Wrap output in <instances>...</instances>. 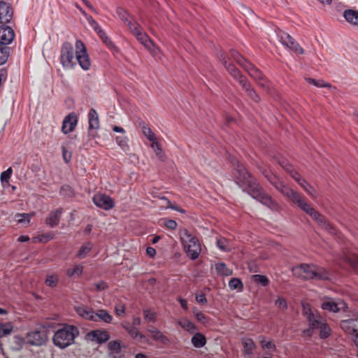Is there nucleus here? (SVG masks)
<instances>
[{
    "label": "nucleus",
    "mask_w": 358,
    "mask_h": 358,
    "mask_svg": "<svg viewBox=\"0 0 358 358\" xmlns=\"http://www.w3.org/2000/svg\"><path fill=\"white\" fill-rule=\"evenodd\" d=\"M13 17V10L10 5L0 1V23H8Z\"/></svg>",
    "instance_id": "f8f14e48"
},
{
    "label": "nucleus",
    "mask_w": 358,
    "mask_h": 358,
    "mask_svg": "<svg viewBox=\"0 0 358 358\" xmlns=\"http://www.w3.org/2000/svg\"><path fill=\"white\" fill-rule=\"evenodd\" d=\"M164 225L170 229H174L177 227V223L173 220H169L164 222Z\"/></svg>",
    "instance_id": "473e14b6"
},
{
    "label": "nucleus",
    "mask_w": 358,
    "mask_h": 358,
    "mask_svg": "<svg viewBox=\"0 0 358 358\" xmlns=\"http://www.w3.org/2000/svg\"><path fill=\"white\" fill-rule=\"evenodd\" d=\"M230 161L235 167L236 183L244 192H247L253 199L272 211H280L281 207L278 203L265 192L257 180L247 172L243 166L235 157H231Z\"/></svg>",
    "instance_id": "f257e3e1"
},
{
    "label": "nucleus",
    "mask_w": 358,
    "mask_h": 358,
    "mask_svg": "<svg viewBox=\"0 0 358 358\" xmlns=\"http://www.w3.org/2000/svg\"><path fill=\"white\" fill-rule=\"evenodd\" d=\"M117 15L122 21L125 22L126 23L129 21L128 18L129 15L122 8H118L117 9Z\"/></svg>",
    "instance_id": "c85d7f7f"
},
{
    "label": "nucleus",
    "mask_w": 358,
    "mask_h": 358,
    "mask_svg": "<svg viewBox=\"0 0 358 358\" xmlns=\"http://www.w3.org/2000/svg\"><path fill=\"white\" fill-rule=\"evenodd\" d=\"M104 42L106 43V44L110 48H115V45L113 43V42L109 39L106 36H105V38H103V37L102 36L101 37Z\"/></svg>",
    "instance_id": "72a5a7b5"
},
{
    "label": "nucleus",
    "mask_w": 358,
    "mask_h": 358,
    "mask_svg": "<svg viewBox=\"0 0 358 358\" xmlns=\"http://www.w3.org/2000/svg\"><path fill=\"white\" fill-rule=\"evenodd\" d=\"M282 168L287 171L288 172L290 176L299 184V181H301L303 180V178H300L299 173L294 171L293 169H289L288 167H287V165L286 166H284L282 164Z\"/></svg>",
    "instance_id": "bb28decb"
},
{
    "label": "nucleus",
    "mask_w": 358,
    "mask_h": 358,
    "mask_svg": "<svg viewBox=\"0 0 358 358\" xmlns=\"http://www.w3.org/2000/svg\"><path fill=\"white\" fill-rule=\"evenodd\" d=\"M343 17L345 20L353 24L358 25V11L352 9H348L344 11Z\"/></svg>",
    "instance_id": "2eb2a0df"
},
{
    "label": "nucleus",
    "mask_w": 358,
    "mask_h": 358,
    "mask_svg": "<svg viewBox=\"0 0 358 358\" xmlns=\"http://www.w3.org/2000/svg\"><path fill=\"white\" fill-rule=\"evenodd\" d=\"M160 239V236H154V237H151L150 238V242L152 243V244H156L157 243H158L159 240Z\"/></svg>",
    "instance_id": "58836bf2"
},
{
    "label": "nucleus",
    "mask_w": 358,
    "mask_h": 358,
    "mask_svg": "<svg viewBox=\"0 0 358 358\" xmlns=\"http://www.w3.org/2000/svg\"><path fill=\"white\" fill-rule=\"evenodd\" d=\"M141 127L143 135L148 138V141L152 143L157 140L155 134L145 123L141 124Z\"/></svg>",
    "instance_id": "6ab92c4d"
},
{
    "label": "nucleus",
    "mask_w": 358,
    "mask_h": 358,
    "mask_svg": "<svg viewBox=\"0 0 358 358\" xmlns=\"http://www.w3.org/2000/svg\"><path fill=\"white\" fill-rule=\"evenodd\" d=\"M76 53L71 43L65 42L61 47L60 62L63 68L72 69L76 65V62L84 70L87 71L91 66V62L87 52L85 44L80 40L76 41Z\"/></svg>",
    "instance_id": "f03ea898"
},
{
    "label": "nucleus",
    "mask_w": 358,
    "mask_h": 358,
    "mask_svg": "<svg viewBox=\"0 0 358 358\" xmlns=\"http://www.w3.org/2000/svg\"><path fill=\"white\" fill-rule=\"evenodd\" d=\"M17 241L21 243L29 242L30 238L27 236H21L17 238Z\"/></svg>",
    "instance_id": "c9c22d12"
},
{
    "label": "nucleus",
    "mask_w": 358,
    "mask_h": 358,
    "mask_svg": "<svg viewBox=\"0 0 358 358\" xmlns=\"http://www.w3.org/2000/svg\"><path fill=\"white\" fill-rule=\"evenodd\" d=\"M89 117V128L97 129L99 127V117L96 111L92 108L88 113Z\"/></svg>",
    "instance_id": "f3484780"
},
{
    "label": "nucleus",
    "mask_w": 358,
    "mask_h": 358,
    "mask_svg": "<svg viewBox=\"0 0 358 358\" xmlns=\"http://www.w3.org/2000/svg\"><path fill=\"white\" fill-rule=\"evenodd\" d=\"M306 80L309 83H310L317 87H327L330 86L328 83H325L323 82V80H315V79L309 78H307Z\"/></svg>",
    "instance_id": "a878e982"
},
{
    "label": "nucleus",
    "mask_w": 358,
    "mask_h": 358,
    "mask_svg": "<svg viewBox=\"0 0 358 358\" xmlns=\"http://www.w3.org/2000/svg\"><path fill=\"white\" fill-rule=\"evenodd\" d=\"M14 31L10 27H0V44L7 46L13 41Z\"/></svg>",
    "instance_id": "9d476101"
},
{
    "label": "nucleus",
    "mask_w": 358,
    "mask_h": 358,
    "mask_svg": "<svg viewBox=\"0 0 358 358\" xmlns=\"http://www.w3.org/2000/svg\"><path fill=\"white\" fill-rule=\"evenodd\" d=\"M299 185L311 196L314 198L317 196V194L315 189L304 179H303L301 181H299Z\"/></svg>",
    "instance_id": "5701e85b"
},
{
    "label": "nucleus",
    "mask_w": 358,
    "mask_h": 358,
    "mask_svg": "<svg viewBox=\"0 0 358 358\" xmlns=\"http://www.w3.org/2000/svg\"><path fill=\"white\" fill-rule=\"evenodd\" d=\"M60 194L66 197L72 196L73 191L71 187L69 185H63L60 189Z\"/></svg>",
    "instance_id": "cd10ccee"
},
{
    "label": "nucleus",
    "mask_w": 358,
    "mask_h": 358,
    "mask_svg": "<svg viewBox=\"0 0 358 358\" xmlns=\"http://www.w3.org/2000/svg\"><path fill=\"white\" fill-rule=\"evenodd\" d=\"M313 220H314L321 229L328 231L330 234H335V229L329 223L327 220L315 209L310 206L306 211Z\"/></svg>",
    "instance_id": "39448f33"
},
{
    "label": "nucleus",
    "mask_w": 358,
    "mask_h": 358,
    "mask_svg": "<svg viewBox=\"0 0 358 358\" xmlns=\"http://www.w3.org/2000/svg\"><path fill=\"white\" fill-rule=\"evenodd\" d=\"M62 155L64 160L68 163L71 158V153L69 152L64 147L62 148Z\"/></svg>",
    "instance_id": "2f4dec72"
},
{
    "label": "nucleus",
    "mask_w": 358,
    "mask_h": 358,
    "mask_svg": "<svg viewBox=\"0 0 358 358\" xmlns=\"http://www.w3.org/2000/svg\"><path fill=\"white\" fill-rule=\"evenodd\" d=\"M94 203L104 210H110L114 206L113 200L108 195L97 194L93 197Z\"/></svg>",
    "instance_id": "6e6552de"
},
{
    "label": "nucleus",
    "mask_w": 358,
    "mask_h": 358,
    "mask_svg": "<svg viewBox=\"0 0 358 358\" xmlns=\"http://www.w3.org/2000/svg\"><path fill=\"white\" fill-rule=\"evenodd\" d=\"M31 215L27 213H18L15 215V220L17 223L27 226L30 222Z\"/></svg>",
    "instance_id": "b1692460"
},
{
    "label": "nucleus",
    "mask_w": 358,
    "mask_h": 358,
    "mask_svg": "<svg viewBox=\"0 0 358 358\" xmlns=\"http://www.w3.org/2000/svg\"><path fill=\"white\" fill-rule=\"evenodd\" d=\"M117 144L121 148V149L127 152L129 150V146L128 145V138L126 136H119L115 138Z\"/></svg>",
    "instance_id": "412c9836"
},
{
    "label": "nucleus",
    "mask_w": 358,
    "mask_h": 358,
    "mask_svg": "<svg viewBox=\"0 0 358 358\" xmlns=\"http://www.w3.org/2000/svg\"><path fill=\"white\" fill-rule=\"evenodd\" d=\"M113 130L115 132L122 133L124 134L125 132V130L120 127L118 126H114L113 128Z\"/></svg>",
    "instance_id": "e433bc0d"
},
{
    "label": "nucleus",
    "mask_w": 358,
    "mask_h": 358,
    "mask_svg": "<svg viewBox=\"0 0 358 358\" xmlns=\"http://www.w3.org/2000/svg\"><path fill=\"white\" fill-rule=\"evenodd\" d=\"M13 172L12 168H8L6 171L2 172L1 173V180L2 182H8L10 178L11 173Z\"/></svg>",
    "instance_id": "7c9ffc66"
},
{
    "label": "nucleus",
    "mask_w": 358,
    "mask_h": 358,
    "mask_svg": "<svg viewBox=\"0 0 358 358\" xmlns=\"http://www.w3.org/2000/svg\"><path fill=\"white\" fill-rule=\"evenodd\" d=\"M269 182L281 194L303 211H306L310 206L305 198L296 191L286 186L285 184L275 176L263 173Z\"/></svg>",
    "instance_id": "7ed1b4c3"
},
{
    "label": "nucleus",
    "mask_w": 358,
    "mask_h": 358,
    "mask_svg": "<svg viewBox=\"0 0 358 358\" xmlns=\"http://www.w3.org/2000/svg\"><path fill=\"white\" fill-rule=\"evenodd\" d=\"M279 41L285 47L294 51L295 53L301 55L303 53V48L299 43L288 34L282 33L279 36Z\"/></svg>",
    "instance_id": "423d86ee"
},
{
    "label": "nucleus",
    "mask_w": 358,
    "mask_h": 358,
    "mask_svg": "<svg viewBox=\"0 0 358 358\" xmlns=\"http://www.w3.org/2000/svg\"><path fill=\"white\" fill-rule=\"evenodd\" d=\"M357 117H358V113H357Z\"/></svg>",
    "instance_id": "37998d69"
},
{
    "label": "nucleus",
    "mask_w": 358,
    "mask_h": 358,
    "mask_svg": "<svg viewBox=\"0 0 358 358\" xmlns=\"http://www.w3.org/2000/svg\"><path fill=\"white\" fill-rule=\"evenodd\" d=\"M136 37L146 48L151 50L152 47H153L152 42L142 29L136 34Z\"/></svg>",
    "instance_id": "dca6fc26"
},
{
    "label": "nucleus",
    "mask_w": 358,
    "mask_h": 358,
    "mask_svg": "<svg viewBox=\"0 0 358 358\" xmlns=\"http://www.w3.org/2000/svg\"><path fill=\"white\" fill-rule=\"evenodd\" d=\"M243 68L248 72L249 75L252 78L259 83L261 86L266 87V80L263 75L252 64L249 62H245V64L243 66Z\"/></svg>",
    "instance_id": "1a4fd4ad"
},
{
    "label": "nucleus",
    "mask_w": 358,
    "mask_h": 358,
    "mask_svg": "<svg viewBox=\"0 0 358 358\" xmlns=\"http://www.w3.org/2000/svg\"><path fill=\"white\" fill-rule=\"evenodd\" d=\"M279 164L282 167V164L284 166L287 165V167H288L289 169H292V166L288 163V162L285 159H282L281 161H279Z\"/></svg>",
    "instance_id": "4c0bfd02"
},
{
    "label": "nucleus",
    "mask_w": 358,
    "mask_h": 358,
    "mask_svg": "<svg viewBox=\"0 0 358 358\" xmlns=\"http://www.w3.org/2000/svg\"><path fill=\"white\" fill-rule=\"evenodd\" d=\"M10 48L8 46L0 44V65L3 64L8 60Z\"/></svg>",
    "instance_id": "4be33fe9"
},
{
    "label": "nucleus",
    "mask_w": 358,
    "mask_h": 358,
    "mask_svg": "<svg viewBox=\"0 0 358 358\" xmlns=\"http://www.w3.org/2000/svg\"><path fill=\"white\" fill-rule=\"evenodd\" d=\"M62 213V209L58 208L51 211L45 220V223L50 227H53L58 224L59 219Z\"/></svg>",
    "instance_id": "4468645a"
},
{
    "label": "nucleus",
    "mask_w": 358,
    "mask_h": 358,
    "mask_svg": "<svg viewBox=\"0 0 358 358\" xmlns=\"http://www.w3.org/2000/svg\"><path fill=\"white\" fill-rule=\"evenodd\" d=\"M170 208L173 210H177V211H180L181 213H184L185 211L182 209H180L178 206H171Z\"/></svg>",
    "instance_id": "ea45409f"
},
{
    "label": "nucleus",
    "mask_w": 358,
    "mask_h": 358,
    "mask_svg": "<svg viewBox=\"0 0 358 358\" xmlns=\"http://www.w3.org/2000/svg\"><path fill=\"white\" fill-rule=\"evenodd\" d=\"M104 42L106 43V44L110 48H115V45L113 43V42L109 39L106 36H105V38H103V37L102 36L101 37Z\"/></svg>",
    "instance_id": "f704fd0d"
},
{
    "label": "nucleus",
    "mask_w": 358,
    "mask_h": 358,
    "mask_svg": "<svg viewBox=\"0 0 358 358\" xmlns=\"http://www.w3.org/2000/svg\"><path fill=\"white\" fill-rule=\"evenodd\" d=\"M128 27L129 28L130 31L136 36L138 32H139L141 30V28L139 27V25L136 22H132L131 21H129L127 22Z\"/></svg>",
    "instance_id": "c756f323"
},
{
    "label": "nucleus",
    "mask_w": 358,
    "mask_h": 358,
    "mask_svg": "<svg viewBox=\"0 0 358 358\" xmlns=\"http://www.w3.org/2000/svg\"><path fill=\"white\" fill-rule=\"evenodd\" d=\"M52 238H53V234L51 233L40 234V235L33 237L30 241V243L31 244L46 243L50 240H51Z\"/></svg>",
    "instance_id": "a211bd4d"
},
{
    "label": "nucleus",
    "mask_w": 358,
    "mask_h": 358,
    "mask_svg": "<svg viewBox=\"0 0 358 358\" xmlns=\"http://www.w3.org/2000/svg\"><path fill=\"white\" fill-rule=\"evenodd\" d=\"M91 231H92V226H91V225H90V224H88V225L85 227V234H89V233H90V232H91Z\"/></svg>",
    "instance_id": "a19ab883"
},
{
    "label": "nucleus",
    "mask_w": 358,
    "mask_h": 358,
    "mask_svg": "<svg viewBox=\"0 0 358 358\" xmlns=\"http://www.w3.org/2000/svg\"><path fill=\"white\" fill-rule=\"evenodd\" d=\"M217 246L218 247H220V246H224V243L222 242V240H217Z\"/></svg>",
    "instance_id": "79ce46f5"
},
{
    "label": "nucleus",
    "mask_w": 358,
    "mask_h": 358,
    "mask_svg": "<svg viewBox=\"0 0 358 358\" xmlns=\"http://www.w3.org/2000/svg\"><path fill=\"white\" fill-rule=\"evenodd\" d=\"M182 246H200L199 241L192 231L182 229L180 233Z\"/></svg>",
    "instance_id": "0eeeda50"
},
{
    "label": "nucleus",
    "mask_w": 358,
    "mask_h": 358,
    "mask_svg": "<svg viewBox=\"0 0 358 358\" xmlns=\"http://www.w3.org/2000/svg\"><path fill=\"white\" fill-rule=\"evenodd\" d=\"M224 65L231 76L238 81L242 88L247 92L248 96L255 102H257L259 99L258 95L256 94L255 91L250 87V84L248 83L246 79L240 73L238 69L231 64L227 65L226 61H224Z\"/></svg>",
    "instance_id": "20e7f679"
},
{
    "label": "nucleus",
    "mask_w": 358,
    "mask_h": 358,
    "mask_svg": "<svg viewBox=\"0 0 358 358\" xmlns=\"http://www.w3.org/2000/svg\"><path fill=\"white\" fill-rule=\"evenodd\" d=\"M231 58L234 59L243 67L245 64V62H247L238 52L234 50H231L230 51L229 56H227V59L222 54L220 55V59H222L223 64H224V61H226L227 62V65L231 64L234 66L229 62ZM224 66H225V65Z\"/></svg>",
    "instance_id": "ddd939ff"
},
{
    "label": "nucleus",
    "mask_w": 358,
    "mask_h": 358,
    "mask_svg": "<svg viewBox=\"0 0 358 358\" xmlns=\"http://www.w3.org/2000/svg\"><path fill=\"white\" fill-rule=\"evenodd\" d=\"M78 118L75 113H70L64 120L62 124V131L64 134L71 132L77 124Z\"/></svg>",
    "instance_id": "9b49d317"
},
{
    "label": "nucleus",
    "mask_w": 358,
    "mask_h": 358,
    "mask_svg": "<svg viewBox=\"0 0 358 358\" xmlns=\"http://www.w3.org/2000/svg\"><path fill=\"white\" fill-rule=\"evenodd\" d=\"M81 12L86 16L87 20L91 27L96 31L98 34H99L100 36L102 37V34H104V33L101 29L99 24L91 17L88 16L84 11L82 10V9H80Z\"/></svg>",
    "instance_id": "aec40b11"
},
{
    "label": "nucleus",
    "mask_w": 358,
    "mask_h": 358,
    "mask_svg": "<svg viewBox=\"0 0 358 358\" xmlns=\"http://www.w3.org/2000/svg\"><path fill=\"white\" fill-rule=\"evenodd\" d=\"M151 147L159 159H162L164 157L163 152L157 140L151 143Z\"/></svg>",
    "instance_id": "393cba45"
}]
</instances>
